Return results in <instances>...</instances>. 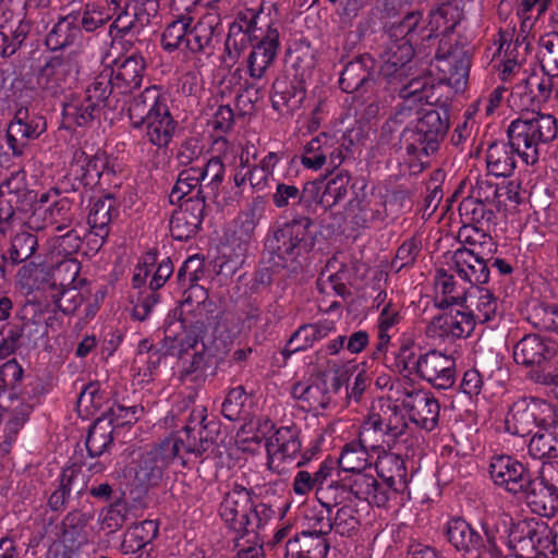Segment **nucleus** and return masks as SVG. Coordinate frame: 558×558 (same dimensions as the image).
Returning <instances> with one entry per match:
<instances>
[{
	"instance_id": "6e6d98bb",
	"label": "nucleus",
	"mask_w": 558,
	"mask_h": 558,
	"mask_svg": "<svg viewBox=\"0 0 558 558\" xmlns=\"http://www.w3.org/2000/svg\"><path fill=\"white\" fill-rule=\"evenodd\" d=\"M23 368L16 360H10L0 366V397L11 401L19 399Z\"/></svg>"
},
{
	"instance_id": "7ed1b4c3",
	"label": "nucleus",
	"mask_w": 558,
	"mask_h": 558,
	"mask_svg": "<svg viewBox=\"0 0 558 558\" xmlns=\"http://www.w3.org/2000/svg\"><path fill=\"white\" fill-rule=\"evenodd\" d=\"M312 220L308 217H296L276 228L265 241V248L271 255L277 267L295 270L298 258L310 252L315 245V236L311 231Z\"/></svg>"
},
{
	"instance_id": "49530a36",
	"label": "nucleus",
	"mask_w": 558,
	"mask_h": 558,
	"mask_svg": "<svg viewBox=\"0 0 558 558\" xmlns=\"http://www.w3.org/2000/svg\"><path fill=\"white\" fill-rule=\"evenodd\" d=\"M80 475L81 470L76 465H71L62 470L59 485L48 498V507L50 510L61 512L65 509L66 500Z\"/></svg>"
},
{
	"instance_id": "20e7f679",
	"label": "nucleus",
	"mask_w": 558,
	"mask_h": 558,
	"mask_svg": "<svg viewBox=\"0 0 558 558\" xmlns=\"http://www.w3.org/2000/svg\"><path fill=\"white\" fill-rule=\"evenodd\" d=\"M557 130L554 116L526 112L510 123L509 144L524 163L534 165L538 160L539 145L553 141Z\"/></svg>"
},
{
	"instance_id": "5701e85b",
	"label": "nucleus",
	"mask_w": 558,
	"mask_h": 558,
	"mask_svg": "<svg viewBox=\"0 0 558 558\" xmlns=\"http://www.w3.org/2000/svg\"><path fill=\"white\" fill-rule=\"evenodd\" d=\"M475 328L473 311L450 310L433 318L427 327L432 337L454 340L469 337Z\"/></svg>"
},
{
	"instance_id": "1a4fd4ad",
	"label": "nucleus",
	"mask_w": 558,
	"mask_h": 558,
	"mask_svg": "<svg viewBox=\"0 0 558 558\" xmlns=\"http://www.w3.org/2000/svg\"><path fill=\"white\" fill-rule=\"evenodd\" d=\"M280 48L279 32L272 24L263 29L258 27L257 35L248 51L244 64L246 73L253 80H262L274 64Z\"/></svg>"
},
{
	"instance_id": "ea45409f",
	"label": "nucleus",
	"mask_w": 558,
	"mask_h": 558,
	"mask_svg": "<svg viewBox=\"0 0 558 558\" xmlns=\"http://www.w3.org/2000/svg\"><path fill=\"white\" fill-rule=\"evenodd\" d=\"M145 136L157 147H166L171 142L175 122L170 114L169 108L158 112L155 117L145 121Z\"/></svg>"
},
{
	"instance_id": "b1692460",
	"label": "nucleus",
	"mask_w": 558,
	"mask_h": 558,
	"mask_svg": "<svg viewBox=\"0 0 558 558\" xmlns=\"http://www.w3.org/2000/svg\"><path fill=\"white\" fill-rule=\"evenodd\" d=\"M258 27L253 19L239 15L229 27L228 37L225 43V51L221 62L226 68L234 66L250 41H254V35H257Z\"/></svg>"
},
{
	"instance_id": "4be33fe9",
	"label": "nucleus",
	"mask_w": 558,
	"mask_h": 558,
	"mask_svg": "<svg viewBox=\"0 0 558 558\" xmlns=\"http://www.w3.org/2000/svg\"><path fill=\"white\" fill-rule=\"evenodd\" d=\"M550 403L532 399L531 401L521 400L513 404L507 418V429L513 435L526 436L533 432L534 427L541 428L539 421L548 414Z\"/></svg>"
},
{
	"instance_id": "a19ab883",
	"label": "nucleus",
	"mask_w": 558,
	"mask_h": 558,
	"mask_svg": "<svg viewBox=\"0 0 558 558\" xmlns=\"http://www.w3.org/2000/svg\"><path fill=\"white\" fill-rule=\"evenodd\" d=\"M36 197V193L28 187L25 177H7L0 183V198L14 204L16 208L31 206Z\"/></svg>"
},
{
	"instance_id": "0eeeda50",
	"label": "nucleus",
	"mask_w": 558,
	"mask_h": 558,
	"mask_svg": "<svg viewBox=\"0 0 558 558\" xmlns=\"http://www.w3.org/2000/svg\"><path fill=\"white\" fill-rule=\"evenodd\" d=\"M172 450L161 441L140 458L133 476V485L136 489L147 492L162 483L168 471L174 464H179Z\"/></svg>"
},
{
	"instance_id": "e433bc0d",
	"label": "nucleus",
	"mask_w": 558,
	"mask_h": 558,
	"mask_svg": "<svg viewBox=\"0 0 558 558\" xmlns=\"http://www.w3.org/2000/svg\"><path fill=\"white\" fill-rule=\"evenodd\" d=\"M119 215L116 201L108 194L96 201L88 214L87 223L92 228V234L108 238L109 225Z\"/></svg>"
},
{
	"instance_id": "052dcab7",
	"label": "nucleus",
	"mask_w": 558,
	"mask_h": 558,
	"mask_svg": "<svg viewBox=\"0 0 558 558\" xmlns=\"http://www.w3.org/2000/svg\"><path fill=\"white\" fill-rule=\"evenodd\" d=\"M112 428L104 421L95 422L87 434L86 449L90 458L101 456L112 444Z\"/></svg>"
},
{
	"instance_id": "58836bf2",
	"label": "nucleus",
	"mask_w": 558,
	"mask_h": 558,
	"mask_svg": "<svg viewBox=\"0 0 558 558\" xmlns=\"http://www.w3.org/2000/svg\"><path fill=\"white\" fill-rule=\"evenodd\" d=\"M71 73L72 64L69 60L53 57L43 68L39 84L50 93L58 94L63 89Z\"/></svg>"
},
{
	"instance_id": "bf43d9fd",
	"label": "nucleus",
	"mask_w": 558,
	"mask_h": 558,
	"mask_svg": "<svg viewBox=\"0 0 558 558\" xmlns=\"http://www.w3.org/2000/svg\"><path fill=\"white\" fill-rule=\"evenodd\" d=\"M401 320V315L398 306L391 301L385 304L378 317V341L376 351L374 352L375 357H378V353H383L388 349L390 342V335L388 330L393 326L398 325Z\"/></svg>"
},
{
	"instance_id": "2eb2a0df",
	"label": "nucleus",
	"mask_w": 558,
	"mask_h": 558,
	"mask_svg": "<svg viewBox=\"0 0 558 558\" xmlns=\"http://www.w3.org/2000/svg\"><path fill=\"white\" fill-rule=\"evenodd\" d=\"M416 375L436 389H449L456 383V361L451 355L429 350L418 356Z\"/></svg>"
},
{
	"instance_id": "f257e3e1",
	"label": "nucleus",
	"mask_w": 558,
	"mask_h": 558,
	"mask_svg": "<svg viewBox=\"0 0 558 558\" xmlns=\"http://www.w3.org/2000/svg\"><path fill=\"white\" fill-rule=\"evenodd\" d=\"M461 15L459 7L447 1L432 9L427 19L418 11L408 13L395 29V36H417L423 47L439 38L435 54L436 68L444 74L445 80L454 85L464 84L470 71L469 52L452 38Z\"/></svg>"
},
{
	"instance_id": "bb28decb",
	"label": "nucleus",
	"mask_w": 558,
	"mask_h": 558,
	"mask_svg": "<svg viewBox=\"0 0 558 558\" xmlns=\"http://www.w3.org/2000/svg\"><path fill=\"white\" fill-rule=\"evenodd\" d=\"M167 108V96L157 86H150L132 99L129 118L134 128H141L145 121Z\"/></svg>"
},
{
	"instance_id": "09e8293b",
	"label": "nucleus",
	"mask_w": 558,
	"mask_h": 558,
	"mask_svg": "<svg viewBox=\"0 0 558 558\" xmlns=\"http://www.w3.org/2000/svg\"><path fill=\"white\" fill-rule=\"evenodd\" d=\"M317 500L327 512H332L333 508L350 505L353 499L342 476L339 481H331L326 487L317 488Z\"/></svg>"
},
{
	"instance_id": "39448f33",
	"label": "nucleus",
	"mask_w": 558,
	"mask_h": 558,
	"mask_svg": "<svg viewBox=\"0 0 558 558\" xmlns=\"http://www.w3.org/2000/svg\"><path fill=\"white\" fill-rule=\"evenodd\" d=\"M398 27V23L393 24L389 29V41L386 45L385 50L380 54V74L386 78H396L402 82L403 78L408 77L409 69L408 64L412 60L415 47L417 49H425L422 46V41L417 36H411L410 34L395 36V29Z\"/></svg>"
},
{
	"instance_id": "3c124183",
	"label": "nucleus",
	"mask_w": 558,
	"mask_h": 558,
	"mask_svg": "<svg viewBox=\"0 0 558 558\" xmlns=\"http://www.w3.org/2000/svg\"><path fill=\"white\" fill-rule=\"evenodd\" d=\"M369 57H361L349 62L341 72L339 84L343 92L354 93L368 81L371 73L366 69Z\"/></svg>"
},
{
	"instance_id": "37998d69",
	"label": "nucleus",
	"mask_w": 558,
	"mask_h": 558,
	"mask_svg": "<svg viewBox=\"0 0 558 558\" xmlns=\"http://www.w3.org/2000/svg\"><path fill=\"white\" fill-rule=\"evenodd\" d=\"M89 96L81 93L73 95L63 106L64 117L74 122L78 126H83L92 122L97 113L101 110L92 102Z\"/></svg>"
},
{
	"instance_id": "de8ad7c7",
	"label": "nucleus",
	"mask_w": 558,
	"mask_h": 558,
	"mask_svg": "<svg viewBox=\"0 0 558 558\" xmlns=\"http://www.w3.org/2000/svg\"><path fill=\"white\" fill-rule=\"evenodd\" d=\"M159 532L158 523L155 520H144L132 526L122 543L125 553H135L150 544Z\"/></svg>"
},
{
	"instance_id": "c03bdc74",
	"label": "nucleus",
	"mask_w": 558,
	"mask_h": 558,
	"mask_svg": "<svg viewBox=\"0 0 558 558\" xmlns=\"http://www.w3.org/2000/svg\"><path fill=\"white\" fill-rule=\"evenodd\" d=\"M76 208L68 198L51 204L44 214V221L56 231L62 232L76 223Z\"/></svg>"
},
{
	"instance_id": "dca6fc26",
	"label": "nucleus",
	"mask_w": 558,
	"mask_h": 558,
	"mask_svg": "<svg viewBox=\"0 0 558 558\" xmlns=\"http://www.w3.org/2000/svg\"><path fill=\"white\" fill-rule=\"evenodd\" d=\"M218 430L189 432L179 430L175 435L162 440L173 450V456L182 468L187 466L186 456L202 458L204 453L216 447Z\"/></svg>"
},
{
	"instance_id": "8fccbe9b",
	"label": "nucleus",
	"mask_w": 558,
	"mask_h": 558,
	"mask_svg": "<svg viewBox=\"0 0 558 558\" xmlns=\"http://www.w3.org/2000/svg\"><path fill=\"white\" fill-rule=\"evenodd\" d=\"M338 464L344 475L366 471L368 452L362 440L347 444L338 459Z\"/></svg>"
},
{
	"instance_id": "338daca9",
	"label": "nucleus",
	"mask_w": 558,
	"mask_h": 558,
	"mask_svg": "<svg viewBox=\"0 0 558 558\" xmlns=\"http://www.w3.org/2000/svg\"><path fill=\"white\" fill-rule=\"evenodd\" d=\"M331 523L332 530L341 536H350L360 524L356 511L351 505L339 507L335 515L331 514Z\"/></svg>"
},
{
	"instance_id": "69168bd1",
	"label": "nucleus",
	"mask_w": 558,
	"mask_h": 558,
	"mask_svg": "<svg viewBox=\"0 0 558 558\" xmlns=\"http://www.w3.org/2000/svg\"><path fill=\"white\" fill-rule=\"evenodd\" d=\"M207 116V126L210 128L217 136L227 133L233 125L234 113L230 106L219 105L211 107Z\"/></svg>"
},
{
	"instance_id": "aec40b11",
	"label": "nucleus",
	"mask_w": 558,
	"mask_h": 558,
	"mask_svg": "<svg viewBox=\"0 0 558 558\" xmlns=\"http://www.w3.org/2000/svg\"><path fill=\"white\" fill-rule=\"evenodd\" d=\"M558 352V343L538 333L522 337L513 348V359L523 366H541L554 359Z\"/></svg>"
},
{
	"instance_id": "e2e57ef3",
	"label": "nucleus",
	"mask_w": 558,
	"mask_h": 558,
	"mask_svg": "<svg viewBox=\"0 0 558 558\" xmlns=\"http://www.w3.org/2000/svg\"><path fill=\"white\" fill-rule=\"evenodd\" d=\"M304 99V92L294 86H288L284 82L274 83L272 106L279 110L287 107L288 110H294L300 107Z\"/></svg>"
},
{
	"instance_id": "5fc2aeb1",
	"label": "nucleus",
	"mask_w": 558,
	"mask_h": 558,
	"mask_svg": "<svg viewBox=\"0 0 558 558\" xmlns=\"http://www.w3.org/2000/svg\"><path fill=\"white\" fill-rule=\"evenodd\" d=\"M112 83V73L102 70L98 75L92 78L86 88L81 93L84 96H90L92 102H95L100 109L110 106V96L114 89Z\"/></svg>"
},
{
	"instance_id": "9d476101",
	"label": "nucleus",
	"mask_w": 558,
	"mask_h": 558,
	"mask_svg": "<svg viewBox=\"0 0 558 558\" xmlns=\"http://www.w3.org/2000/svg\"><path fill=\"white\" fill-rule=\"evenodd\" d=\"M205 196L199 187L195 196L182 201L169 219V232L175 241H189L201 230L205 215Z\"/></svg>"
},
{
	"instance_id": "f8f14e48",
	"label": "nucleus",
	"mask_w": 558,
	"mask_h": 558,
	"mask_svg": "<svg viewBox=\"0 0 558 558\" xmlns=\"http://www.w3.org/2000/svg\"><path fill=\"white\" fill-rule=\"evenodd\" d=\"M182 307L174 308L168 314L163 324V341L167 345V353L182 357L190 350L194 352L201 350V343L204 342L199 338L204 324L196 322L193 330L186 331L185 322L182 319Z\"/></svg>"
},
{
	"instance_id": "cd10ccee",
	"label": "nucleus",
	"mask_w": 558,
	"mask_h": 558,
	"mask_svg": "<svg viewBox=\"0 0 558 558\" xmlns=\"http://www.w3.org/2000/svg\"><path fill=\"white\" fill-rule=\"evenodd\" d=\"M529 487L521 494L532 511L541 517H553L558 510V493L544 477H532Z\"/></svg>"
},
{
	"instance_id": "a211bd4d",
	"label": "nucleus",
	"mask_w": 558,
	"mask_h": 558,
	"mask_svg": "<svg viewBox=\"0 0 558 558\" xmlns=\"http://www.w3.org/2000/svg\"><path fill=\"white\" fill-rule=\"evenodd\" d=\"M47 129L46 120L29 113L27 108L16 110L7 130V143L14 156H21L29 141L38 138Z\"/></svg>"
},
{
	"instance_id": "603ef678",
	"label": "nucleus",
	"mask_w": 558,
	"mask_h": 558,
	"mask_svg": "<svg viewBox=\"0 0 558 558\" xmlns=\"http://www.w3.org/2000/svg\"><path fill=\"white\" fill-rule=\"evenodd\" d=\"M76 22L77 17L72 15L61 19L47 35V47L51 50H58L73 44L80 35V28L75 25Z\"/></svg>"
},
{
	"instance_id": "c756f323",
	"label": "nucleus",
	"mask_w": 558,
	"mask_h": 558,
	"mask_svg": "<svg viewBox=\"0 0 558 558\" xmlns=\"http://www.w3.org/2000/svg\"><path fill=\"white\" fill-rule=\"evenodd\" d=\"M335 322L328 319L302 325L291 336L283 349V353L291 355L294 352L305 351L312 348L316 342L327 338L335 332Z\"/></svg>"
},
{
	"instance_id": "393cba45",
	"label": "nucleus",
	"mask_w": 558,
	"mask_h": 558,
	"mask_svg": "<svg viewBox=\"0 0 558 558\" xmlns=\"http://www.w3.org/2000/svg\"><path fill=\"white\" fill-rule=\"evenodd\" d=\"M450 268L461 280L471 284H484L489 280V267L486 260L466 247H460L453 252Z\"/></svg>"
},
{
	"instance_id": "c9c22d12",
	"label": "nucleus",
	"mask_w": 558,
	"mask_h": 558,
	"mask_svg": "<svg viewBox=\"0 0 558 558\" xmlns=\"http://www.w3.org/2000/svg\"><path fill=\"white\" fill-rule=\"evenodd\" d=\"M114 16L109 28V34L112 37L138 34L149 22V14L136 4L122 5Z\"/></svg>"
},
{
	"instance_id": "a18cd8bd",
	"label": "nucleus",
	"mask_w": 558,
	"mask_h": 558,
	"mask_svg": "<svg viewBox=\"0 0 558 558\" xmlns=\"http://www.w3.org/2000/svg\"><path fill=\"white\" fill-rule=\"evenodd\" d=\"M498 48L494 57L502 60L515 61L523 64L530 49V43L525 36L518 35L513 38V34L504 32L499 34Z\"/></svg>"
},
{
	"instance_id": "79ce46f5",
	"label": "nucleus",
	"mask_w": 558,
	"mask_h": 558,
	"mask_svg": "<svg viewBox=\"0 0 558 558\" xmlns=\"http://www.w3.org/2000/svg\"><path fill=\"white\" fill-rule=\"evenodd\" d=\"M414 125L427 135V143L429 147H437L438 140L445 135L448 130V120L445 112L437 109H424L422 116L417 119Z\"/></svg>"
},
{
	"instance_id": "680f3d73",
	"label": "nucleus",
	"mask_w": 558,
	"mask_h": 558,
	"mask_svg": "<svg viewBox=\"0 0 558 558\" xmlns=\"http://www.w3.org/2000/svg\"><path fill=\"white\" fill-rule=\"evenodd\" d=\"M527 450L530 456L534 459L543 460L558 458V442L550 432L542 428H538L530 439Z\"/></svg>"
},
{
	"instance_id": "f704fd0d",
	"label": "nucleus",
	"mask_w": 558,
	"mask_h": 558,
	"mask_svg": "<svg viewBox=\"0 0 558 558\" xmlns=\"http://www.w3.org/2000/svg\"><path fill=\"white\" fill-rule=\"evenodd\" d=\"M214 359L211 350L207 348L205 342H202L201 350H196L192 360L183 366L180 375L181 380L184 384L203 385L208 375L215 373Z\"/></svg>"
},
{
	"instance_id": "f03ea898",
	"label": "nucleus",
	"mask_w": 558,
	"mask_h": 558,
	"mask_svg": "<svg viewBox=\"0 0 558 558\" xmlns=\"http://www.w3.org/2000/svg\"><path fill=\"white\" fill-rule=\"evenodd\" d=\"M220 16L215 12L202 15L197 21L180 15L167 23L161 35V47L167 52L177 50L210 54L220 35Z\"/></svg>"
},
{
	"instance_id": "473e14b6",
	"label": "nucleus",
	"mask_w": 558,
	"mask_h": 558,
	"mask_svg": "<svg viewBox=\"0 0 558 558\" xmlns=\"http://www.w3.org/2000/svg\"><path fill=\"white\" fill-rule=\"evenodd\" d=\"M376 471L390 492L402 493L408 486V473L404 461L395 453H386L376 462Z\"/></svg>"
},
{
	"instance_id": "423d86ee",
	"label": "nucleus",
	"mask_w": 558,
	"mask_h": 558,
	"mask_svg": "<svg viewBox=\"0 0 558 558\" xmlns=\"http://www.w3.org/2000/svg\"><path fill=\"white\" fill-rule=\"evenodd\" d=\"M265 202L257 197L239 213L227 234V245L231 248L235 264H242L250 245L254 241L255 229L265 217Z\"/></svg>"
},
{
	"instance_id": "2f4dec72",
	"label": "nucleus",
	"mask_w": 558,
	"mask_h": 558,
	"mask_svg": "<svg viewBox=\"0 0 558 558\" xmlns=\"http://www.w3.org/2000/svg\"><path fill=\"white\" fill-rule=\"evenodd\" d=\"M93 519L92 513L80 510L70 511L60 525L59 539L70 550L78 549L87 542L86 526Z\"/></svg>"
},
{
	"instance_id": "13d9d810",
	"label": "nucleus",
	"mask_w": 558,
	"mask_h": 558,
	"mask_svg": "<svg viewBox=\"0 0 558 558\" xmlns=\"http://www.w3.org/2000/svg\"><path fill=\"white\" fill-rule=\"evenodd\" d=\"M38 247V239L31 231H21L11 239L8 262L17 265L29 259Z\"/></svg>"
},
{
	"instance_id": "c85d7f7f",
	"label": "nucleus",
	"mask_w": 558,
	"mask_h": 558,
	"mask_svg": "<svg viewBox=\"0 0 558 558\" xmlns=\"http://www.w3.org/2000/svg\"><path fill=\"white\" fill-rule=\"evenodd\" d=\"M105 70L112 73V83L121 93H128L141 85L145 71L144 58L140 54H131L114 61V68Z\"/></svg>"
},
{
	"instance_id": "4c0bfd02",
	"label": "nucleus",
	"mask_w": 558,
	"mask_h": 558,
	"mask_svg": "<svg viewBox=\"0 0 558 558\" xmlns=\"http://www.w3.org/2000/svg\"><path fill=\"white\" fill-rule=\"evenodd\" d=\"M326 178L327 177H320L311 183H306L304 186V192L312 193L313 190H315L312 198L318 199L320 203L330 206L335 205L345 196L347 184L343 180L344 177H333L325 182Z\"/></svg>"
},
{
	"instance_id": "864d4df0",
	"label": "nucleus",
	"mask_w": 558,
	"mask_h": 558,
	"mask_svg": "<svg viewBox=\"0 0 558 558\" xmlns=\"http://www.w3.org/2000/svg\"><path fill=\"white\" fill-rule=\"evenodd\" d=\"M329 142L331 137L323 133L305 145L301 161L306 170L318 171L327 162Z\"/></svg>"
},
{
	"instance_id": "6ab92c4d",
	"label": "nucleus",
	"mask_w": 558,
	"mask_h": 558,
	"mask_svg": "<svg viewBox=\"0 0 558 558\" xmlns=\"http://www.w3.org/2000/svg\"><path fill=\"white\" fill-rule=\"evenodd\" d=\"M489 474L497 486L513 495L522 494L533 477L523 463L509 456L494 458L489 465Z\"/></svg>"
},
{
	"instance_id": "4468645a",
	"label": "nucleus",
	"mask_w": 558,
	"mask_h": 558,
	"mask_svg": "<svg viewBox=\"0 0 558 558\" xmlns=\"http://www.w3.org/2000/svg\"><path fill=\"white\" fill-rule=\"evenodd\" d=\"M401 405L417 427L430 432L438 425L440 405L430 391L404 389Z\"/></svg>"
},
{
	"instance_id": "412c9836",
	"label": "nucleus",
	"mask_w": 558,
	"mask_h": 558,
	"mask_svg": "<svg viewBox=\"0 0 558 558\" xmlns=\"http://www.w3.org/2000/svg\"><path fill=\"white\" fill-rule=\"evenodd\" d=\"M267 465L280 472V465L293 461L301 450L299 430L295 426H282L266 439Z\"/></svg>"
},
{
	"instance_id": "f3484780",
	"label": "nucleus",
	"mask_w": 558,
	"mask_h": 558,
	"mask_svg": "<svg viewBox=\"0 0 558 558\" xmlns=\"http://www.w3.org/2000/svg\"><path fill=\"white\" fill-rule=\"evenodd\" d=\"M447 541L465 558H481L486 551V538L462 518L450 519L445 525Z\"/></svg>"
},
{
	"instance_id": "72a5a7b5",
	"label": "nucleus",
	"mask_w": 558,
	"mask_h": 558,
	"mask_svg": "<svg viewBox=\"0 0 558 558\" xmlns=\"http://www.w3.org/2000/svg\"><path fill=\"white\" fill-rule=\"evenodd\" d=\"M329 543L324 536L302 532L286 545V558H326Z\"/></svg>"
},
{
	"instance_id": "ddd939ff",
	"label": "nucleus",
	"mask_w": 558,
	"mask_h": 558,
	"mask_svg": "<svg viewBox=\"0 0 558 558\" xmlns=\"http://www.w3.org/2000/svg\"><path fill=\"white\" fill-rule=\"evenodd\" d=\"M371 429L396 440L405 434L408 422L399 405L389 399H378L372 405L361 435Z\"/></svg>"
},
{
	"instance_id": "6e6552de",
	"label": "nucleus",
	"mask_w": 558,
	"mask_h": 558,
	"mask_svg": "<svg viewBox=\"0 0 558 558\" xmlns=\"http://www.w3.org/2000/svg\"><path fill=\"white\" fill-rule=\"evenodd\" d=\"M514 536L521 558H554L555 544L553 526L543 519H527L519 522Z\"/></svg>"
},
{
	"instance_id": "0e129e2a",
	"label": "nucleus",
	"mask_w": 558,
	"mask_h": 558,
	"mask_svg": "<svg viewBox=\"0 0 558 558\" xmlns=\"http://www.w3.org/2000/svg\"><path fill=\"white\" fill-rule=\"evenodd\" d=\"M499 302L498 299L486 289H481L478 291V296L475 305V312H473V317L475 318V323H490L499 316Z\"/></svg>"
},
{
	"instance_id": "a878e982",
	"label": "nucleus",
	"mask_w": 558,
	"mask_h": 558,
	"mask_svg": "<svg viewBox=\"0 0 558 558\" xmlns=\"http://www.w3.org/2000/svg\"><path fill=\"white\" fill-rule=\"evenodd\" d=\"M343 477L352 499L363 500L376 507H384L389 500V490L384 484L378 483L373 474L362 471L345 474Z\"/></svg>"
},
{
	"instance_id": "7c9ffc66",
	"label": "nucleus",
	"mask_w": 558,
	"mask_h": 558,
	"mask_svg": "<svg viewBox=\"0 0 558 558\" xmlns=\"http://www.w3.org/2000/svg\"><path fill=\"white\" fill-rule=\"evenodd\" d=\"M121 171L117 159L106 154L89 157L82 149L74 150L69 163V172L72 174H116Z\"/></svg>"
},
{
	"instance_id": "9b49d317",
	"label": "nucleus",
	"mask_w": 558,
	"mask_h": 558,
	"mask_svg": "<svg viewBox=\"0 0 558 558\" xmlns=\"http://www.w3.org/2000/svg\"><path fill=\"white\" fill-rule=\"evenodd\" d=\"M252 500L251 490L235 484L225 494L219 506V514L222 521L241 538L250 535V526L253 524L251 518Z\"/></svg>"
},
{
	"instance_id": "4d7b16f0",
	"label": "nucleus",
	"mask_w": 558,
	"mask_h": 558,
	"mask_svg": "<svg viewBox=\"0 0 558 558\" xmlns=\"http://www.w3.org/2000/svg\"><path fill=\"white\" fill-rule=\"evenodd\" d=\"M48 289L53 306L65 315L73 314L83 302L82 293L74 287L64 286L63 282L59 287L53 282Z\"/></svg>"
},
{
	"instance_id": "774afa93",
	"label": "nucleus",
	"mask_w": 558,
	"mask_h": 558,
	"mask_svg": "<svg viewBox=\"0 0 558 558\" xmlns=\"http://www.w3.org/2000/svg\"><path fill=\"white\" fill-rule=\"evenodd\" d=\"M373 134L374 132L368 124L361 122L355 123L343 134L341 146L344 147L347 151L354 154L361 146H366L368 142H372Z\"/></svg>"
}]
</instances>
